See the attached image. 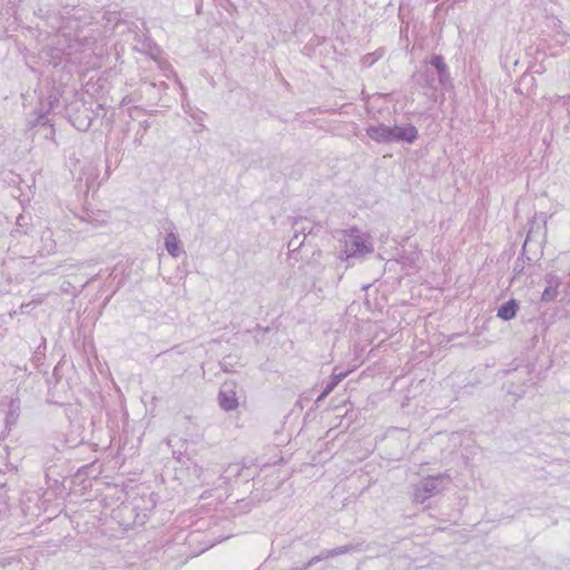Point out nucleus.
<instances>
[{"mask_svg": "<svg viewBox=\"0 0 570 570\" xmlns=\"http://www.w3.org/2000/svg\"><path fill=\"white\" fill-rule=\"evenodd\" d=\"M61 96L62 95L58 88H56L55 86L51 87V89L48 91V96L46 97V99L40 100V107H39L38 111L36 112V115L40 114L41 109L46 116L49 112L56 111L57 109H59Z\"/></svg>", "mask_w": 570, "mask_h": 570, "instance_id": "obj_10", "label": "nucleus"}, {"mask_svg": "<svg viewBox=\"0 0 570 570\" xmlns=\"http://www.w3.org/2000/svg\"><path fill=\"white\" fill-rule=\"evenodd\" d=\"M412 78L424 89L436 90L435 78L430 75V70L425 67L424 70L415 72Z\"/></svg>", "mask_w": 570, "mask_h": 570, "instance_id": "obj_17", "label": "nucleus"}, {"mask_svg": "<svg viewBox=\"0 0 570 570\" xmlns=\"http://www.w3.org/2000/svg\"><path fill=\"white\" fill-rule=\"evenodd\" d=\"M67 114L71 125L79 131H87L94 120V111L83 102H76L67 107Z\"/></svg>", "mask_w": 570, "mask_h": 570, "instance_id": "obj_1", "label": "nucleus"}, {"mask_svg": "<svg viewBox=\"0 0 570 570\" xmlns=\"http://www.w3.org/2000/svg\"><path fill=\"white\" fill-rule=\"evenodd\" d=\"M443 478L444 475L442 474L424 478L414 489V502L424 503L429 498L441 492Z\"/></svg>", "mask_w": 570, "mask_h": 570, "instance_id": "obj_2", "label": "nucleus"}, {"mask_svg": "<svg viewBox=\"0 0 570 570\" xmlns=\"http://www.w3.org/2000/svg\"><path fill=\"white\" fill-rule=\"evenodd\" d=\"M98 277H100V273L96 274L94 277H91L90 279H88L83 285H81V288L79 291H76V292H72V289H75V287L72 286V284L69 282V281H63L62 284H61V291L63 293H68V294H71L73 296L78 295L89 283L94 282L95 279H97Z\"/></svg>", "mask_w": 570, "mask_h": 570, "instance_id": "obj_20", "label": "nucleus"}, {"mask_svg": "<svg viewBox=\"0 0 570 570\" xmlns=\"http://www.w3.org/2000/svg\"><path fill=\"white\" fill-rule=\"evenodd\" d=\"M355 551H360L358 546H356V544H345V546L336 547L334 549H324L317 556H314L313 558H311L307 561V566L313 567L314 564H316L320 561L335 558V557H338V556H342L345 553L355 552Z\"/></svg>", "mask_w": 570, "mask_h": 570, "instance_id": "obj_8", "label": "nucleus"}, {"mask_svg": "<svg viewBox=\"0 0 570 570\" xmlns=\"http://www.w3.org/2000/svg\"><path fill=\"white\" fill-rule=\"evenodd\" d=\"M158 85V91L159 92H165L167 89H168V85L165 82V81H160Z\"/></svg>", "mask_w": 570, "mask_h": 570, "instance_id": "obj_28", "label": "nucleus"}, {"mask_svg": "<svg viewBox=\"0 0 570 570\" xmlns=\"http://www.w3.org/2000/svg\"><path fill=\"white\" fill-rule=\"evenodd\" d=\"M179 239L175 233L170 232L165 237V248L173 257H178L180 254Z\"/></svg>", "mask_w": 570, "mask_h": 570, "instance_id": "obj_18", "label": "nucleus"}, {"mask_svg": "<svg viewBox=\"0 0 570 570\" xmlns=\"http://www.w3.org/2000/svg\"><path fill=\"white\" fill-rule=\"evenodd\" d=\"M28 125L30 128L39 127L40 130H42V136L46 139L53 140L55 138V128L53 125L50 122V119L41 111L40 114H37L35 119H30L28 121Z\"/></svg>", "mask_w": 570, "mask_h": 570, "instance_id": "obj_12", "label": "nucleus"}, {"mask_svg": "<svg viewBox=\"0 0 570 570\" xmlns=\"http://www.w3.org/2000/svg\"><path fill=\"white\" fill-rule=\"evenodd\" d=\"M380 57L381 53H379L377 51L367 53L362 58V63L365 67H371L377 59H380Z\"/></svg>", "mask_w": 570, "mask_h": 570, "instance_id": "obj_25", "label": "nucleus"}, {"mask_svg": "<svg viewBox=\"0 0 570 570\" xmlns=\"http://www.w3.org/2000/svg\"><path fill=\"white\" fill-rule=\"evenodd\" d=\"M341 381H338L333 374L332 376L330 377V381L328 383L326 384V386L323 389V391L321 392V394L318 395V397L316 399V403L323 401L336 386L337 384L340 383Z\"/></svg>", "mask_w": 570, "mask_h": 570, "instance_id": "obj_23", "label": "nucleus"}, {"mask_svg": "<svg viewBox=\"0 0 570 570\" xmlns=\"http://www.w3.org/2000/svg\"><path fill=\"white\" fill-rule=\"evenodd\" d=\"M299 236L301 235H298L294 232V235L292 236V238L289 239L288 245H287V247L291 252H296L303 246L304 238L301 239Z\"/></svg>", "mask_w": 570, "mask_h": 570, "instance_id": "obj_24", "label": "nucleus"}, {"mask_svg": "<svg viewBox=\"0 0 570 570\" xmlns=\"http://www.w3.org/2000/svg\"><path fill=\"white\" fill-rule=\"evenodd\" d=\"M139 126L141 127L142 131L146 132L148 128L150 127V124L148 120L140 121Z\"/></svg>", "mask_w": 570, "mask_h": 570, "instance_id": "obj_29", "label": "nucleus"}, {"mask_svg": "<svg viewBox=\"0 0 570 570\" xmlns=\"http://www.w3.org/2000/svg\"><path fill=\"white\" fill-rule=\"evenodd\" d=\"M428 63L434 68L436 80L442 89H449L453 87V80L450 76L449 67L442 55H432Z\"/></svg>", "mask_w": 570, "mask_h": 570, "instance_id": "obj_6", "label": "nucleus"}, {"mask_svg": "<svg viewBox=\"0 0 570 570\" xmlns=\"http://www.w3.org/2000/svg\"><path fill=\"white\" fill-rule=\"evenodd\" d=\"M374 250L373 245L366 240L364 235L358 234L357 229H352L350 239L345 243V259L353 257H364Z\"/></svg>", "mask_w": 570, "mask_h": 570, "instance_id": "obj_3", "label": "nucleus"}, {"mask_svg": "<svg viewBox=\"0 0 570 570\" xmlns=\"http://www.w3.org/2000/svg\"><path fill=\"white\" fill-rule=\"evenodd\" d=\"M544 283H546V287L542 292L541 301L544 303H549L557 298V296L559 294V287L561 286L562 281L556 274L548 273L544 276Z\"/></svg>", "mask_w": 570, "mask_h": 570, "instance_id": "obj_9", "label": "nucleus"}, {"mask_svg": "<svg viewBox=\"0 0 570 570\" xmlns=\"http://www.w3.org/2000/svg\"><path fill=\"white\" fill-rule=\"evenodd\" d=\"M139 91L141 96L147 97L151 105H157L161 99V92L158 91V85L156 82H142Z\"/></svg>", "mask_w": 570, "mask_h": 570, "instance_id": "obj_16", "label": "nucleus"}, {"mask_svg": "<svg viewBox=\"0 0 570 570\" xmlns=\"http://www.w3.org/2000/svg\"><path fill=\"white\" fill-rule=\"evenodd\" d=\"M154 51H156V52H159V51H160V50H159V48H158L156 45H154V46H153V48L150 47V56H151V57H154V56H155V52H154Z\"/></svg>", "mask_w": 570, "mask_h": 570, "instance_id": "obj_32", "label": "nucleus"}, {"mask_svg": "<svg viewBox=\"0 0 570 570\" xmlns=\"http://www.w3.org/2000/svg\"><path fill=\"white\" fill-rule=\"evenodd\" d=\"M237 384L235 381H225L218 391L217 402L219 407L225 412H230L239 406L237 397Z\"/></svg>", "mask_w": 570, "mask_h": 570, "instance_id": "obj_5", "label": "nucleus"}, {"mask_svg": "<svg viewBox=\"0 0 570 570\" xmlns=\"http://www.w3.org/2000/svg\"><path fill=\"white\" fill-rule=\"evenodd\" d=\"M534 224L535 222H531V226H530V229L528 232V236H527V240L531 237L532 234H534Z\"/></svg>", "mask_w": 570, "mask_h": 570, "instance_id": "obj_31", "label": "nucleus"}, {"mask_svg": "<svg viewBox=\"0 0 570 570\" xmlns=\"http://www.w3.org/2000/svg\"><path fill=\"white\" fill-rule=\"evenodd\" d=\"M195 471H196V472H198V471L200 472V471H202V468L195 466Z\"/></svg>", "mask_w": 570, "mask_h": 570, "instance_id": "obj_34", "label": "nucleus"}, {"mask_svg": "<svg viewBox=\"0 0 570 570\" xmlns=\"http://www.w3.org/2000/svg\"><path fill=\"white\" fill-rule=\"evenodd\" d=\"M41 242L43 243L42 255H50L56 250V242L52 239L50 230H46L41 235Z\"/></svg>", "mask_w": 570, "mask_h": 570, "instance_id": "obj_19", "label": "nucleus"}, {"mask_svg": "<svg viewBox=\"0 0 570 570\" xmlns=\"http://www.w3.org/2000/svg\"><path fill=\"white\" fill-rule=\"evenodd\" d=\"M50 12L51 10L48 7H39L37 10H35V14L45 20L50 18Z\"/></svg>", "mask_w": 570, "mask_h": 570, "instance_id": "obj_27", "label": "nucleus"}, {"mask_svg": "<svg viewBox=\"0 0 570 570\" xmlns=\"http://www.w3.org/2000/svg\"><path fill=\"white\" fill-rule=\"evenodd\" d=\"M391 144L393 142H407L413 144L417 137L419 131L415 126L412 124H406L404 126H391Z\"/></svg>", "mask_w": 570, "mask_h": 570, "instance_id": "obj_7", "label": "nucleus"}, {"mask_svg": "<svg viewBox=\"0 0 570 570\" xmlns=\"http://www.w3.org/2000/svg\"><path fill=\"white\" fill-rule=\"evenodd\" d=\"M341 381H338L333 374L332 376L330 377V381L328 383L326 384V386L323 389V391L321 392V394L318 395V397L316 399V403L323 401L336 386L337 384L340 383Z\"/></svg>", "mask_w": 570, "mask_h": 570, "instance_id": "obj_21", "label": "nucleus"}, {"mask_svg": "<svg viewBox=\"0 0 570 570\" xmlns=\"http://www.w3.org/2000/svg\"><path fill=\"white\" fill-rule=\"evenodd\" d=\"M348 372H340V373H333V375L338 380L342 381L347 376Z\"/></svg>", "mask_w": 570, "mask_h": 570, "instance_id": "obj_30", "label": "nucleus"}, {"mask_svg": "<svg viewBox=\"0 0 570 570\" xmlns=\"http://www.w3.org/2000/svg\"><path fill=\"white\" fill-rule=\"evenodd\" d=\"M341 381H338L333 374L332 376L330 377V381L328 383L326 384V386L323 389V391L321 392V394L318 395V397L316 399V403L323 401L336 386L337 384L340 383Z\"/></svg>", "mask_w": 570, "mask_h": 570, "instance_id": "obj_22", "label": "nucleus"}, {"mask_svg": "<svg viewBox=\"0 0 570 570\" xmlns=\"http://www.w3.org/2000/svg\"><path fill=\"white\" fill-rule=\"evenodd\" d=\"M154 494L150 493L147 498H140L139 500H135L134 502L124 505L120 509V512L134 514L135 519L134 523L144 524L147 519V512L151 511L156 507V501L154 500Z\"/></svg>", "mask_w": 570, "mask_h": 570, "instance_id": "obj_4", "label": "nucleus"}, {"mask_svg": "<svg viewBox=\"0 0 570 570\" xmlns=\"http://www.w3.org/2000/svg\"><path fill=\"white\" fill-rule=\"evenodd\" d=\"M173 456L178 461V462H181L183 464H186L188 461H191V459L189 458V455L186 453V451H181L180 449L178 450H173Z\"/></svg>", "mask_w": 570, "mask_h": 570, "instance_id": "obj_26", "label": "nucleus"}, {"mask_svg": "<svg viewBox=\"0 0 570 570\" xmlns=\"http://www.w3.org/2000/svg\"><path fill=\"white\" fill-rule=\"evenodd\" d=\"M180 442H181V446H184V445L187 446V442L185 440H180Z\"/></svg>", "mask_w": 570, "mask_h": 570, "instance_id": "obj_33", "label": "nucleus"}, {"mask_svg": "<svg viewBox=\"0 0 570 570\" xmlns=\"http://www.w3.org/2000/svg\"><path fill=\"white\" fill-rule=\"evenodd\" d=\"M530 275L531 273L525 269V258L522 253L521 256H519L514 262L511 282H519L524 284Z\"/></svg>", "mask_w": 570, "mask_h": 570, "instance_id": "obj_15", "label": "nucleus"}, {"mask_svg": "<svg viewBox=\"0 0 570 570\" xmlns=\"http://www.w3.org/2000/svg\"><path fill=\"white\" fill-rule=\"evenodd\" d=\"M391 126L384 124L370 125L366 127V135L379 144H391Z\"/></svg>", "mask_w": 570, "mask_h": 570, "instance_id": "obj_11", "label": "nucleus"}, {"mask_svg": "<svg viewBox=\"0 0 570 570\" xmlns=\"http://www.w3.org/2000/svg\"><path fill=\"white\" fill-rule=\"evenodd\" d=\"M293 228L294 232L298 235H303L304 239L307 235H311L314 233V229L317 228L321 229V225H314L311 220L304 217H296L293 220Z\"/></svg>", "mask_w": 570, "mask_h": 570, "instance_id": "obj_14", "label": "nucleus"}, {"mask_svg": "<svg viewBox=\"0 0 570 570\" xmlns=\"http://www.w3.org/2000/svg\"><path fill=\"white\" fill-rule=\"evenodd\" d=\"M519 308V302L515 298H510L499 306L497 316L502 321H511L517 316Z\"/></svg>", "mask_w": 570, "mask_h": 570, "instance_id": "obj_13", "label": "nucleus"}]
</instances>
